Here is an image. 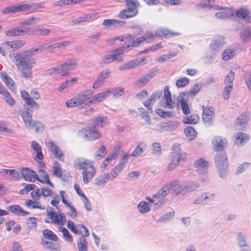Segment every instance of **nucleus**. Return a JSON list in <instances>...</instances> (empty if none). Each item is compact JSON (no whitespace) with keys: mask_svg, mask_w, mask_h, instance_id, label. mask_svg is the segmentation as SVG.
I'll return each instance as SVG.
<instances>
[{"mask_svg":"<svg viewBox=\"0 0 251 251\" xmlns=\"http://www.w3.org/2000/svg\"><path fill=\"white\" fill-rule=\"evenodd\" d=\"M37 52L36 49L33 48L20 51L14 55V63L22 77L28 79L32 77V65L35 63V60L31 57Z\"/></svg>","mask_w":251,"mask_h":251,"instance_id":"obj_1","label":"nucleus"},{"mask_svg":"<svg viewBox=\"0 0 251 251\" xmlns=\"http://www.w3.org/2000/svg\"><path fill=\"white\" fill-rule=\"evenodd\" d=\"M93 94V92L92 90L81 91L71 99L67 100L66 105L69 108L76 107L80 109L84 108L91 104V97Z\"/></svg>","mask_w":251,"mask_h":251,"instance_id":"obj_2","label":"nucleus"},{"mask_svg":"<svg viewBox=\"0 0 251 251\" xmlns=\"http://www.w3.org/2000/svg\"><path fill=\"white\" fill-rule=\"evenodd\" d=\"M74 165L79 169L83 170L82 180L84 184H87L92 179L96 174V169L92 161L84 158H78L75 161Z\"/></svg>","mask_w":251,"mask_h":251,"instance_id":"obj_3","label":"nucleus"},{"mask_svg":"<svg viewBox=\"0 0 251 251\" xmlns=\"http://www.w3.org/2000/svg\"><path fill=\"white\" fill-rule=\"evenodd\" d=\"M170 186L171 189L177 195H184L198 188L200 185L196 181H189L180 185L178 181L175 180L170 182Z\"/></svg>","mask_w":251,"mask_h":251,"instance_id":"obj_4","label":"nucleus"},{"mask_svg":"<svg viewBox=\"0 0 251 251\" xmlns=\"http://www.w3.org/2000/svg\"><path fill=\"white\" fill-rule=\"evenodd\" d=\"M215 166L221 178H225L227 172L228 162L226 153L223 151L217 152L214 158Z\"/></svg>","mask_w":251,"mask_h":251,"instance_id":"obj_5","label":"nucleus"},{"mask_svg":"<svg viewBox=\"0 0 251 251\" xmlns=\"http://www.w3.org/2000/svg\"><path fill=\"white\" fill-rule=\"evenodd\" d=\"M127 8L123 9L119 14L118 17L123 19H126L136 16L138 13V7L139 5L137 0H124Z\"/></svg>","mask_w":251,"mask_h":251,"instance_id":"obj_6","label":"nucleus"},{"mask_svg":"<svg viewBox=\"0 0 251 251\" xmlns=\"http://www.w3.org/2000/svg\"><path fill=\"white\" fill-rule=\"evenodd\" d=\"M77 135L78 137L88 141L94 140L101 136L100 132L92 126L79 130L77 133Z\"/></svg>","mask_w":251,"mask_h":251,"instance_id":"obj_7","label":"nucleus"},{"mask_svg":"<svg viewBox=\"0 0 251 251\" xmlns=\"http://www.w3.org/2000/svg\"><path fill=\"white\" fill-rule=\"evenodd\" d=\"M170 190H172L171 189L170 183L168 185L165 186L159 190L157 192L153 195V198L154 199L148 197H146V199L151 203H152L155 201L160 203V204L164 203L167 202V200L165 197L168 195Z\"/></svg>","mask_w":251,"mask_h":251,"instance_id":"obj_8","label":"nucleus"},{"mask_svg":"<svg viewBox=\"0 0 251 251\" xmlns=\"http://www.w3.org/2000/svg\"><path fill=\"white\" fill-rule=\"evenodd\" d=\"M47 212L48 218L50 219V221L46 219L45 220L46 223H52L60 226L64 225L66 221V217L63 213H57L54 210L52 209Z\"/></svg>","mask_w":251,"mask_h":251,"instance_id":"obj_9","label":"nucleus"},{"mask_svg":"<svg viewBox=\"0 0 251 251\" xmlns=\"http://www.w3.org/2000/svg\"><path fill=\"white\" fill-rule=\"evenodd\" d=\"M45 6L43 2L39 3L31 2L30 3H22L18 5V12L32 13L37 9L45 8Z\"/></svg>","mask_w":251,"mask_h":251,"instance_id":"obj_10","label":"nucleus"},{"mask_svg":"<svg viewBox=\"0 0 251 251\" xmlns=\"http://www.w3.org/2000/svg\"><path fill=\"white\" fill-rule=\"evenodd\" d=\"M171 155L173 159L177 161L178 164L187 158V154L181 151L180 145L178 143H175L172 146Z\"/></svg>","mask_w":251,"mask_h":251,"instance_id":"obj_11","label":"nucleus"},{"mask_svg":"<svg viewBox=\"0 0 251 251\" xmlns=\"http://www.w3.org/2000/svg\"><path fill=\"white\" fill-rule=\"evenodd\" d=\"M214 9L220 10L215 14L216 18L218 19L226 20L234 17V11L231 8L215 6Z\"/></svg>","mask_w":251,"mask_h":251,"instance_id":"obj_12","label":"nucleus"},{"mask_svg":"<svg viewBox=\"0 0 251 251\" xmlns=\"http://www.w3.org/2000/svg\"><path fill=\"white\" fill-rule=\"evenodd\" d=\"M71 44L70 41H63L60 43H55L50 46H47L45 44L39 46L37 48H35L38 52H42L44 50H49L50 51H52L56 49L65 48Z\"/></svg>","mask_w":251,"mask_h":251,"instance_id":"obj_13","label":"nucleus"},{"mask_svg":"<svg viewBox=\"0 0 251 251\" xmlns=\"http://www.w3.org/2000/svg\"><path fill=\"white\" fill-rule=\"evenodd\" d=\"M188 99V95L186 93H181L177 99V106H180L184 115H188L190 113V109L187 102Z\"/></svg>","mask_w":251,"mask_h":251,"instance_id":"obj_14","label":"nucleus"},{"mask_svg":"<svg viewBox=\"0 0 251 251\" xmlns=\"http://www.w3.org/2000/svg\"><path fill=\"white\" fill-rule=\"evenodd\" d=\"M32 111L30 110L28 107H24L23 110L20 111V114L27 128L31 127L34 122L32 120Z\"/></svg>","mask_w":251,"mask_h":251,"instance_id":"obj_15","label":"nucleus"},{"mask_svg":"<svg viewBox=\"0 0 251 251\" xmlns=\"http://www.w3.org/2000/svg\"><path fill=\"white\" fill-rule=\"evenodd\" d=\"M214 109L213 107H204L202 106V119L204 123L211 124L214 119Z\"/></svg>","mask_w":251,"mask_h":251,"instance_id":"obj_16","label":"nucleus"},{"mask_svg":"<svg viewBox=\"0 0 251 251\" xmlns=\"http://www.w3.org/2000/svg\"><path fill=\"white\" fill-rule=\"evenodd\" d=\"M212 145L215 151H222L226 148L227 142L225 138L221 136H217L212 139Z\"/></svg>","mask_w":251,"mask_h":251,"instance_id":"obj_17","label":"nucleus"},{"mask_svg":"<svg viewBox=\"0 0 251 251\" xmlns=\"http://www.w3.org/2000/svg\"><path fill=\"white\" fill-rule=\"evenodd\" d=\"M21 97L25 101L24 107H29L38 109L40 108L39 104L31 98L29 94L25 90H22L21 92Z\"/></svg>","mask_w":251,"mask_h":251,"instance_id":"obj_18","label":"nucleus"},{"mask_svg":"<svg viewBox=\"0 0 251 251\" xmlns=\"http://www.w3.org/2000/svg\"><path fill=\"white\" fill-rule=\"evenodd\" d=\"M162 101H164V106L167 108L173 109L174 108L175 103L173 102L171 98V93L169 87L166 86L164 88V94L162 97Z\"/></svg>","mask_w":251,"mask_h":251,"instance_id":"obj_19","label":"nucleus"},{"mask_svg":"<svg viewBox=\"0 0 251 251\" xmlns=\"http://www.w3.org/2000/svg\"><path fill=\"white\" fill-rule=\"evenodd\" d=\"M156 71L151 70L148 73L143 75L135 82V85L143 87L146 85L153 77L155 76Z\"/></svg>","mask_w":251,"mask_h":251,"instance_id":"obj_20","label":"nucleus"},{"mask_svg":"<svg viewBox=\"0 0 251 251\" xmlns=\"http://www.w3.org/2000/svg\"><path fill=\"white\" fill-rule=\"evenodd\" d=\"M46 144L55 157L58 158L61 161H64V157L62 151L59 147L54 145L52 141L46 142Z\"/></svg>","mask_w":251,"mask_h":251,"instance_id":"obj_21","label":"nucleus"},{"mask_svg":"<svg viewBox=\"0 0 251 251\" xmlns=\"http://www.w3.org/2000/svg\"><path fill=\"white\" fill-rule=\"evenodd\" d=\"M179 125V123L176 121H170L158 125L157 129L160 131L173 130L176 129Z\"/></svg>","mask_w":251,"mask_h":251,"instance_id":"obj_22","label":"nucleus"},{"mask_svg":"<svg viewBox=\"0 0 251 251\" xmlns=\"http://www.w3.org/2000/svg\"><path fill=\"white\" fill-rule=\"evenodd\" d=\"M21 175L26 180L35 181L36 179H38L36 172L28 168H23L21 170Z\"/></svg>","mask_w":251,"mask_h":251,"instance_id":"obj_23","label":"nucleus"},{"mask_svg":"<svg viewBox=\"0 0 251 251\" xmlns=\"http://www.w3.org/2000/svg\"><path fill=\"white\" fill-rule=\"evenodd\" d=\"M30 29V28L29 27H26L21 29L18 27L12 28L6 31V34L8 36H21L29 33Z\"/></svg>","mask_w":251,"mask_h":251,"instance_id":"obj_24","label":"nucleus"},{"mask_svg":"<svg viewBox=\"0 0 251 251\" xmlns=\"http://www.w3.org/2000/svg\"><path fill=\"white\" fill-rule=\"evenodd\" d=\"M40 164L41 167V169L39 171V173L40 175L41 178L38 177V179H36V180H38L43 183H47V184L53 187V184L50 182L48 175L42 169L45 165L44 163L41 162H40Z\"/></svg>","mask_w":251,"mask_h":251,"instance_id":"obj_25","label":"nucleus"},{"mask_svg":"<svg viewBox=\"0 0 251 251\" xmlns=\"http://www.w3.org/2000/svg\"><path fill=\"white\" fill-rule=\"evenodd\" d=\"M240 37L244 43H249L251 40V28L245 27L240 32Z\"/></svg>","mask_w":251,"mask_h":251,"instance_id":"obj_26","label":"nucleus"},{"mask_svg":"<svg viewBox=\"0 0 251 251\" xmlns=\"http://www.w3.org/2000/svg\"><path fill=\"white\" fill-rule=\"evenodd\" d=\"M109 96V92L105 91L99 94L95 95L91 97V104H96L97 102H100L103 101L106 98Z\"/></svg>","mask_w":251,"mask_h":251,"instance_id":"obj_27","label":"nucleus"},{"mask_svg":"<svg viewBox=\"0 0 251 251\" xmlns=\"http://www.w3.org/2000/svg\"><path fill=\"white\" fill-rule=\"evenodd\" d=\"M225 44V38L222 36H218L210 44V49L217 51V50Z\"/></svg>","mask_w":251,"mask_h":251,"instance_id":"obj_28","label":"nucleus"},{"mask_svg":"<svg viewBox=\"0 0 251 251\" xmlns=\"http://www.w3.org/2000/svg\"><path fill=\"white\" fill-rule=\"evenodd\" d=\"M7 209L10 212L19 216H26L29 214L27 211L23 210L19 205H11Z\"/></svg>","mask_w":251,"mask_h":251,"instance_id":"obj_29","label":"nucleus"},{"mask_svg":"<svg viewBox=\"0 0 251 251\" xmlns=\"http://www.w3.org/2000/svg\"><path fill=\"white\" fill-rule=\"evenodd\" d=\"M147 144L143 142H140L136 147L134 150L131 153V156L138 157L140 156L147 149Z\"/></svg>","mask_w":251,"mask_h":251,"instance_id":"obj_30","label":"nucleus"},{"mask_svg":"<svg viewBox=\"0 0 251 251\" xmlns=\"http://www.w3.org/2000/svg\"><path fill=\"white\" fill-rule=\"evenodd\" d=\"M31 148L36 152L35 159L38 158L39 160H42L44 158V155L42 152V147L37 142L33 141L31 142Z\"/></svg>","mask_w":251,"mask_h":251,"instance_id":"obj_31","label":"nucleus"},{"mask_svg":"<svg viewBox=\"0 0 251 251\" xmlns=\"http://www.w3.org/2000/svg\"><path fill=\"white\" fill-rule=\"evenodd\" d=\"M144 37L142 36L138 37L135 40L131 39L129 40V42L127 43H125L124 48H134L138 46L139 45L144 43Z\"/></svg>","mask_w":251,"mask_h":251,"instance_id":"obj_32","label":"nucleus"},{"mask_svg":"<svg viewBox=\"0 0 251 251\" xmlns=\"http://www.w3.org/2000/svg\"><path fill=\"white\" fill-rule=\"evenodd\" d=\"M175 215V211L168 212L161 216L157 221V224L167 223L171 221Z\"/></svg>","mask_w":251,"mask_h":251,"instance_id":"obj_33","label":"nucleus"},{"mask_svg":"<svg viewBox=\"0 0 251 251\" xmlns=\"http://www.w3.org/2000/svg\"><path fill=\"white\" fill-rule=\"evenodd\" d=\"M155 34L156 36L159 37H171L172 35H178V33L177 32L172 33L167 29L160 28L155 31Z\"/></svg>","mask_w":251,"mask_h":251,"instance_id":"obj_34","label":"nucleus"},{"mask_svg":"<svg viewBox=\"0 0 251 251\" xmlns=\"http://www.w3.org/2000/svg\"><path fill=\"white\" fill-rule=\"evenodd\" d=\"M107 119V117L106 116L98 117L93 118L92 119V126L94 127L95 128L97 127H103L106 123Z\"/></svg>","mask_w":251,"mask_h":251,"instance_id":"obj_35","label":"nucleus"},{"mask_svg":"<svg viewBox=\"0 0 251 251\" xmlns=\"http://www.w3.org/2000/svg\"><path fill=\"white\" fill-rule=\"evenodd\" d=\"M77 246L79 251H88V243L83 236L79 238Z\"/></svg>","mask_w":251,"mask_h":251,"instance_id":"obj_36","label":"nucleus"},{"mask_svg":"<svg viewBox=\"0 0 251 251\" xmlns=\"http://www.w3.org/2000/svg\"><path fill=\"white\" fill-rule=\"evenodd\" d=\"M123 58L121 57H118L114 56L113 54H107L104 56L102 59V62L105 64H108L114 61H117L118 62H122Z\"/></svg>","mask_w":251,"mask_h":251,"instance_id":"obj_37","label":"nucleus"},{"mask_svg":"<svg viewBox=\"0 0 251 251\" xmlns=\"http://www.w3.org/2000/svg\"><path fill=\"white\" fill-rule=\"evenodd\" d=\"M216 54V50L210 49L207 52L206 56L203 58V62L205 64L211 63L215 60Z\"/></svg>","mask_w":251,"mask_h":251,"instance_id":"obj_38","label":"nucleus"},{"mask_svg":"<svg viewBox=\"0 0 251 251\" xmlns=\"http://www.w3.org/2000/svg\"><path fill=\"white\" fill-rule=\"evenodd\" d=\"M235 143L237 145H240L246 143L248 140V136L247 134L242 132H238L235 136Z\"/></svg>","mask_w":251,"mask_h":251,"instance_id":"obj_39","label":"nucleus"},{"mask_svg":"<svg viewBox=\"0 0 251 251\" xmlns=\"http://www.w3.org/2000/svg\"><path fill=\"white\" fill-rule=\"evenodd\" d=\"M139 64V62H138L137 60H131L126 63L123 64L119 67L120 71H124L125 70H128L131 68L137 67Z\"/></svg>","mask_w":251,"mask_h":251,"instance_id":"obj_40","label":"nucleus"},{"mask_svg":"<svg viewBox=\"0 0 251 251\" xmlns=\"http://www.w3.org/2000/svg\"><path fill=\"white\" fill-rule=\"evenodd\" d=\"M237 241L239 248H241V247H244L249 245L248 243V240L245 236V235L241 232H239L237 233Z\"/></svg>","mask_w":251,"mask_h":251,"instance_id":"obj_41","label":"nucleus"},{"mask_svg":"<svg viewBox=\"0 0 251 251\" xmlns=\"http://www.w3.org/2000/svg\"><path fill=\"white\" fill-rule=\"evenodd\" d=\"M184 133L190 141L194 140L197 136V133L194 128L190 126H187L184 129Z\"/></svg>","mask_w":251,"mask_h":251,"instance_id":"obj_42","label":"nucleus"},{"mask_svg":"<svg viewBox=\"0 0 251 251\" xmlns=\"http://www.w3.org/2000/svg\"><path fill=\"white\" fill-rule=\"evenodd\" d=\"M208 162L205 161L204 159L203 158H200L194 162V166L197 169H203L204 172L205 174L207 173V171L205 170H207L206 167H207Z\"/></svg>","mask_w":251,"mask_h":251,"instance_id":"obj_43","label":"nucleus"},{"mask_svg":"<svg viewBox=\"0 0 251 251\" xmlns=\"http://www.w3.org/2000/svg\"><path fill=\"white\" fill-rule=\"evenodd\" d=\"M1 76L3 82L10 89H14L15 88L14 81L7 74L3 73Z\"/></svg>","mask_w":251,"mask_h":251,"instance_id":"obj_44","label":"nucleus"},{"mask_svg":"<svg viewBox=\"0 0 251 251\" xmlns=\"http://www.w3.org/2000/svg\"><path fill=\"white\" fill-rule=\"evenodd\" d=\"M109 180H111L110 175L109 174L105 173L97 178L96 184L97 185L103 186Z\"/></svg>","mask_w":251,"mask_h":251,"instance_id":"obj_45","label":"nucleus"},{"mask_svg":"<svg viewBox=\"0 0 251 251\" xmlns=\"http://www.w3.org/2000/svg\"><path fill=\"white\" fill-rule=\"evenodd\" d=\"M124 88L121 87H115L107 90L109 92V96L112 94L114 97L116 98L122 96L124 94Z\"/></svg>","mask_w":251,"mask_h":251,"instance_id":"obj_46","label":"nucleus"},{"mask_svg":"<svg viewBox=\"0 0 251 251\" xmlns=\"http://www.w3.org/2000/svg\"><path fill=\"white\" fill-rule=\"evenodd\" d=\"M213 195L209 194L208 193H204L199 196L194 201V204H201V203L206 201L207 200L211 199L213 196Z\"/></svg>","mask_w":251,"mask_h":251,"instance_id":"obj_47","label":"nucleus"},{"mask_svg":"<svg viewBox=\"0 0 251 251\" xmlns=\"http://www.w3.org/2000/svg\"><path fill=\"white\" fill-rule=\"evenodd\" d=\"M235 50L233 49L228 48L226 49L222 53V59L224 61H227L232 58L234 55Z\"/></svg>","mask_w":251,"mask_h":251,"instance_id":"obj_48","label":"nucleus"},{"mask_svg":"<svg viewBox=\"0 0 251 251\" xmlns=\"http://www.w3.org/2000/svg\"><path fill=\"white\" fill-rule=\"evenodd\" d=\"M199 120V117L197 114L192 115L188 117L184 118L183 122L187 124H195Z\"/></svg>","mask_w":251,"mask_h":251,"instance_id":"obj_49","label":"nucleus"},{"mask_svg":"<svg viewBox=\"0 0 251 251\" xmlns=\"http://www.w3.org/2000/svg\"><path fill=\"white\" fill-rule=\"evenodd\" d=\"M43 234L45 238L56 241L58 240L57 236L51 230L45 229L43 231Z\"/></svg>","mask_w":251,"mask_h":251,"instance_id":"obj_50","label":"nucleus"},{"mask_svg":"<svg viewBox=\"0 0 251 251\" xmlns=\"http://www.w3.org/2000/svg\"><path fill=\"white\" fill-rule=\"evenodd\" d=\"M59 230L62 232L64 239L68 242H72L73 241L72 236L70 234L69 231L65 227H60Z\"/></svg>","mask_w":251,"mask_h":251,"instance_id":"obj_51","label":"nucleus"},{"mask_svg":"<svg viewBox=\"0 0 251 251\" xmlns=\"http://www.w3.org/2000/svg\"><path fill=\"white\" fill-rule=\"evenodd\" d=\"M235 73L230 71L226 75L225 78L224 83L226 85H230L233 86V81L234 79Z\"/></svg>","mask_w":251,"mask_h":251,"instance_id":"obj_52","label":"nucleus"},{"mask_svg":"<svg viewBox=\"0 0 251 251\" xmlns=\"http://www.w3.org/2000/svg\"><path fill=\"white\" fill-rule=\"evenodd\" d=\"M33 32L38 35L47 36L50 32V30L48 28H36L33 30Z\"/></svg>","mask_w":251,"mask_h":251,"instance_id":"obj_53","label":"nucleus"},{"mask_svg":"<svg viewBox=\"0 0 251 251\" xmlns=\"http://www.w3.org/2000/svg\"><path fill=\"white\" fill-rule=\"evenodd\" d=\"M248 122V117L244 115H241L236 120V124L240 127L243 128L244 127Z\"/></svg>","mask_w":251,"mask_h":251,"instance_id":"obj_54","label":"nucleus"},{"mask_svg":"<svg viewBox=\"0 0 251 251\" xmlns=\"http://www.w3.org/2000/svg\"><path fill=\"white\" fill-rule=\"evenodd\" d=\"M16 12H18V5L6 7L2 11V14L4 15Z\"/></svg>","mask_w":251,"mask_h":251,"instance_id":"obj_55","label":"nucleus"},{"mask_svg":"<svg viewBox=\"0 0 251 251\" xmlns=\"http://www.w3.org/2000/svg\"><path fill=\"white\" fill-rule=\"evenodd\" d=\"M248 10L245 8H240L235 12H234V16L239 18L243 20L246 18L248 14Z\"/></svg>","mask_w":251,"mask_h":251,"instance_id":"obj_56","label":"nucleus"},{"mask_svg":"<svg viewBox=\"0 0 251 251\" xmlns=\"http://www.w3.org/2000/svg\"><path fill=\"white\" fill-rule=\"evenodd\" d=\"M30 128H34L36 132L40 133L44 131V126L41 122L34 121L33 122Z\"/></svg>","mask_w":251,"mask_h":251,"instance_id":"obj_57","label":"nucleus"},{"mask_svg":"<svg viewBox=\"0 0 251 251\" xmlns=\"http://www.w3.org/2000/svg\"><path fill=\"white\" fill-rule=\"evenodd\" d=\"M68 227L74 233L77 234L78 233V229L80 228H83V225H78L77 226H75L74 223L71 221H68L67 223Z\"/></svg>","mask_w":251,"mask_h":251,"instance_id":"obj_58","label":"nucleus"},{"mask_svg":"<svg viewBox=\"0 0 251 251\" xmlns=\"http://www.w3.org/2000/svg\"><path fill=\"white\" fill-rule=\"evenodd\" d=\"M155 36V34H154L151 31H147L144 34L143 36H142L143 37H144L145 39L144 42L146 43H148L152 41Z\"/></svg>","mask_w":251,"mask_h":251,"instance_id":"obj_59","label":"nucleus"},{"mask_svg":"<svg viewBox=\"0 0 251 251\" xmlns=\"http://www.w3.org/2000/svg\"><path fill=\"white\" fill-rule=\"evenodd\" d=\"M189 81L188 78L186 77H181L176 81V84L177 87H183L187 85Z\"/></svg>","mask_w":251,"mask_h":251,"instance_id":"obj_60","label":"nucleus"},{"mask_svg":"<svg viewBox=\"0 0 251 251\" xmlns=\"http://www.w3.org/2000/svg\"><path fill=\"white\" fill-rule=\"evenodd\" d=\"M152 153L154 155H160L162 153L161 146L159 143L155 142L152 144Z\"/></svg>","mask_w":251,"mask_h":251,"instance_id":"obj_61","label":"nucleus"},{"mask_svg":"<svg viewBox=\"0 0 251 251\" xmlns=\"http://www.w3.org/2000/svg\"><path fill=\"white\" fill-rule=\"evenodd\" d=\"M100 35L101 34L100 32L94 33L88 37L87 41L90 43L95 44L100 38Z\"/></svg>","mask_w":251,"mask_h":251,"instance_id":"obj_62","label":"nucleus"},{"mask_svg":"<svg viewBox=\"0 0 251 251\" xmlns=\"http://www.w3.org/2000/svg\"><path fill=\"white\" fill-rule=\"evenodd\" d=\"M233 87L232 85H226L223 90V98L225 100H228L230 97L231 92L233 90Z\"/></svg>","mask_w":251,"mask_h":251,"instance_id":"obj_63","label":"nucleus"},{"mask_svg":"<svg viewBox=\"0 0 251 251\" xmlns=\"http://www.w3.org/2000/svg\"><path fill=\"white\" fill-rule=\"evenodd\" d=\"M138 110L140 113L141 118L146 120L148 123V124H150L151 119L149 113L145 110L144 108H139Z\"/></svg>","mask_w":251,"mask_h":251,"instance_id":"obj_64","label":"nucleus"}]
</instances>
